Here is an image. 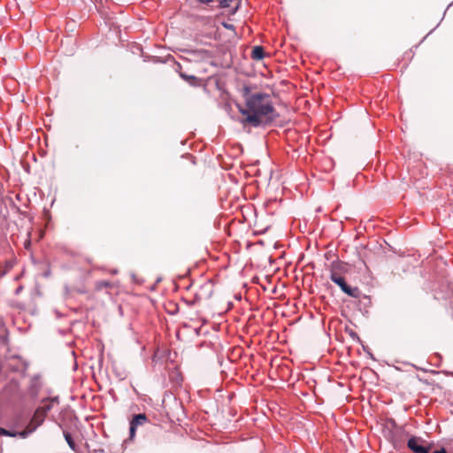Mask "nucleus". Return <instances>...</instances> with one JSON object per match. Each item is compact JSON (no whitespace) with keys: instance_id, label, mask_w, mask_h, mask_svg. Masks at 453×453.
Listing matches in <instances>:
<instances>
[{"instance_id":"1","label":"nucleus","mask_w":453,"mask_h":453,"mask_svg":"<svg viewBox=\"0 0 453 453\" xmlns=\"http://www.w3.org/2000/svg\"><path fill=\"white\" fill-rule=\"evenodd\" d=\"M242 96L245 98L246 109L240 108L239 111L245 116L242 120L243 125L250 124L253 127H259L264 123L273 121L278 117L270 95L251 94L250 88L244 87Z\"/></svg>"},{"instance_id":"2","label":"nucleus","mask_w":453,"mask_h":453,"mask_svg":"<svg viewBox=\"0 0 453 453\" xmlns=\"http://www.w3.org/2000/svg\"><path fill=\"white\" fill-rule=\"evenodd\" d=\"M50 409V405L42 408H38L34 413V416L30 423L27 426L26 429L19 434L20 436L26 437L27 434L33 433L39 426H41L43 423L47 411Z\"/></svg>"},{"instance_id":"3","label":"nucleus","mask_w":453,"mask_h":453,"mask_svg":"<svg viewBox=\"0 0 453 453\" xmlns=\"http://www.w3.org/2000/svg\"><path fill=\"white\" fill-rule=\"evenodd\" d=\"M408 448L415 453H428L431 446L421 437L412 436L408 440Z\"/></svg>"},{"instance_id":"4","label":"nucleus","mask_w":453,"mask_h":453,"mask_svg":"<svg viewBox=\"0 0 453 453\" xmlns=\"http://www.w3.org/2000/svg\"><path fill=\"white\" fill-rule=\"evenodd\" d=\"M333 282H334L336 285H338L341 288V290L348 295L349 296L358 298L360 296V290L358 288H351L349 286L345 280V277H337L334 279H331Z\"/></svg>"},{"instance_id":"5","label":"nucleus","mask_w":453,"mask_h":453,"mask_svg":"<svg viewBox=\"0 0 453 453\" xmlns=\"http://www.w3.org/2000/svg\"><path fill=\"white\" fill-rule=\"evenodd\" d=\"M330 279L345 277L349 271V265L342 261H334L330 265Z\"/></svg>"},{"instance_id":"6","label":"nucleus","mask_w":453,"mask_h":453,"mask_svg":"<svg viewBox=\"0 0 453 453\" xmlns=\"http://www.w3.org/2000/svg\"><path fill=\"white\" fill-rule=\"evenodd\" d=\"M218 1L219 3L220 7H222V8L231 7L232 5H234L233 9L231 11V14H234L237 12L239 5H240V0H218Z\"/></svg>"},{"instance_id":"7","label":"nucleus","mask_w":453,"mask_h":453,"mask_svg":"<svg viewBox=\"0 0 453 453\" xmlns=\"http://www.w3.org/2000/svg\"><path fill=\"white\" fill-rule=\"evenodd\" d=\"M265 57V50L262 46H255L251 51V58L254 60H262Z\"/></svg>"},{"instance_id":"8","label":"nucleus","mask_w":453,"mask_h":453,"mask_svg":"<svg viewBox=\"0 0 453 453\" xmlns=\"http://www.w3.org/2000/svg\"><path fill=\"white\" fill-rule=\"evenodd\" d=\"M146 420H147V417L145 414H137V415L134 416L130 424L137 427L138 426L144 424L146 422Z\"/></svg>"},{"instance_id":"9","label":"nucleus","mask_w":453,"mask_h":453,"mask_svg":"<svg viewBox=\"0 0 453 453\" xmlns=\"http://www.w3.org/2000/svg\"><path fill=\"white\" fill-rule=\"evenodd\" d=\"M180 76L189 84L196 86L198 83V79L194 75H188L185 73L180 72Z\"/></svg>"},{"instance_id":"10","label":"nucleus","mask_w":453,"mask_h":453,"mask_svg":"<svg viewBox=\"0 0 453 453\" xmlns=\"http://www.w3.org/2000/svg\"><path fill=\"white\" fill-rule=\"evenodd\" d=\"M65 439L66 442L68 443L69 447L73 449L75 443H74L71 434L68 433L65 434Z\"/></svg>"},{"instance_id":"11","label":"nucleus","mask_w":453,"mask_h":453,"mask_svg":"<svg viewBox=\"0 0 453 453\" xmlns=\"http://www.w3.org/2000/svg\"><path fill=\"white\" fill-rule=\"evenodd\" d=\"M111 285V282L107 281V280H102V281H99L96 283V289L100 290L104 288H108Z\"/></svg>"},{"instance_id":"12","label":"nucleus","mask_w":453,"mask_h":453,"mask_svg":"<svg viewBox=\"0 0 453 453\" xmlns=\"http://www.w3.org/2000/svg\"><path fill=\"white\" fill-rule=\"evenodd\" d=\"M0 435L15 437L16 436V433H12V432H11L9 430H6L4 428L0 427Z\"/></svg>"},{"instance_id":"13","label":"nucleus","mask_w":453,"mask_h":453,"mask_svg":"<svg viewBox=\"0 0 453 453\" xmlns=\"http://www.w3.org/2000/svg\"><path fill=\"white\" fill-rule=\"evenodd\" d=\"M196 53L202 58L208 57V52L206 50H200V51H197Z\"/></svg>"},{"instance_id":"14","label":"nucleus","mask_w":453,"mask_h":453,"mask_svg":"<svg viewBox=\"0 0 453 453\" xmlns=\"http://www.w3.org/2000/svg\"><path fill=\"white\" fill-rule=\"evenodd\" d=\"M136 426L130 424V437L133 438L135 434Z\"/></svg>"},{"instance_id":"15","label":"nucleus","mask_w":453,"mask_h":453,"mask_svg":"<svg viewBox=\"0 0 453 453\" xmlns=\"http://www.w3.org/2000/svg\"><path fill=\"white\" fill-rule=\"evenodd\" d=\"M223 26H224V27H226V29H233V28H234V26H233V25H231V24L223 23Z\"/></svg>"},{"instance_id":"16","label":"nucleus","mask_w":453,"mask_h":453,"mask_svg":"<svg viewBox=\"0 0 453 453\" xmlns=\"http://www.w3.org/2000/svg\"><path fill=\"white\" fill-rule=\"evenodd\" d=\"M433 453H447V451L445 450V449H441L440 450H436Z\"/></svg>"},{"instance_id":"17","label":"nucleus","mask_w":453,"mask_h":453,"mask_svg":"<svg viewBox=\"0 0 453 453\" xmlns=\"http://www.w3.org/2000/svg\"><path fill=\"white\" fill-rule=\"evenodd\" d=\"M198 1L201 3L208 4V3H211L213 0H198Z\"/></svg>"},{"instance_id":"18","label":"nucleus","mask_w":453,"mask_h":453,"mask_svg":"<svg viewBox=\"0 0 453 453\" xmlns=\"http://www.w3.org/2000/svg\"><path fill=\"white\" fill-rule=\"evenodd\" d=\"M29 244H30V242L27 241V242L26 243V247H27Z\"/></svg>"}]
</instances>
